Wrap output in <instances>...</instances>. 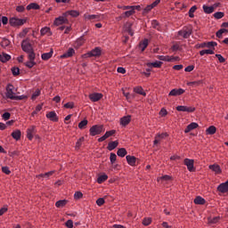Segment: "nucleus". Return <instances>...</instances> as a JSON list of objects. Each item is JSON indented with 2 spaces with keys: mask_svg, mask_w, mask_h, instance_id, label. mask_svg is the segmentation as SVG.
I'll list each match as a JSON object with an SVG mask.
<instances>
[{
  "mask_svg": "<svg viewBox=\"0 0 228 228\" xmlns=\"http://www.w3.org/2000/svg\"><path fill=\"white\" fill-rule=\"evenodd\" d=\"M216 58L218 59L219 63H225V58L222 54H216Z\"/></svg>",
  "mask_w": 228,
  "mask_h": 228,
  "instance_id": "nucleus-54",
  "label": "nucleus"
},
{
  "mask_svg": "<svg viewBox=\"0 0 228 228\" xmlns=\"http://www.w3.org/2000/svg\"><path fill=\"white\" fill-rule=\"evenodd\" d=\"M184 165H186L187 169L189 172H194L195 171V167L193 166L194 160L190 159H185L183 160Z\"/></svg>",
  "mask_w": 228,
  "mask_h": 228,
  "instance_id": "nucleus-7",
  "label": "nucleus"
},
{
  "mask_svg": "<svg viewBox=\"0 0 228 228\" xmlns=\"http://www.w3.org/2000/svg\"><path fill=\"white\" fill-rule=\"evenodd\" d=\"M36 133H37V131L35 130V126H30L27 130V138L28 140H33V136H35Z\"/></svg>",
  "mask_w": 228,
  "mask_h": 228,
  "instance_id": "nucleus-15",
  "label": "nucleus"
},
{
  "mask_svg": "<svg viewBox=\"0 0 228 228\" xmlns=\"http://www.w3.org/2000/svg\"><path fill=\"white\" fill-rule=\"evenodd\" d=\"M132 24L128 23L125 26V31H126V33H128V35H130V37H133V35H134V33L133 32L132 28Z\"/></svg>",
  "mask_w": 228,
  "mask_h": 228,
  "instance_id": "nucleus-32",
  "label": "nucleus"
},
{
  "mask_svg": "<svg viewBox=\"0 0 228 228\" xmlns=\"http://www.w3.org/2000/svg\"><path fill=\"white\" fill-rule=\"evenodd\" d=\"M12 72L14 76H19V74H20V69L19 68H12Z\"/></svg>",
  "mask_w": 228,
  "mask_h": 228,
  "instance_id": "nucleus-57",
  "label": "nucleus"
},
{
  "mask_svg": "<svg viewBox=\"0 0 228 228\" xmlns=\"http://www.w3.org/2000/svg\"><path fill=\"white\" fill-rule=\"evenodd\" d=\"M108 180V175H102L98 177L97 179V183L99 184H102V183H104V181Z\"/></svg>",
  "mask_w": 228,
  "mask_h": 228,
  "instance_id": "nucleus-38",
  "label": "nucleus"
},
{
  "mask_svg": "<svg viewBox=\"0 0 228 228\" xmlns=\"http://www.w3.org/2000/svg\"><path fill=\"white\" fill-rule=\"evenodd\" d=\"M66 17L67 16L64 15V16H60L56 18L54 20L55 26H61V24H67V22H69V20H67Z\"/></svg>",
  "mask_w": 228,
  "mask_h": 228,
  "instance_id": "nucleus-9",
  "label": "nucleus"
},
{
  "mask_svg": "<svg viewBox=\"0 0 228 228\" xmlns=\"http://www.w3.org/2000/svg\"><path fill=\"white\" fill-rule=\"evenodd\" d=\"M85 44V37L82 36L77 40V45H82Z\"/></svg>",
  "mask_w": 228,
  "mask_h": 228,
  "instance_id": "nucleus-56",
  "label": "nucleus"
},
{
  "mask_svg": "<svg viewBox=\"0 0 228 228\" xmlns=\"http://www.w3.org/2000/svg\"><path fill=\"white\" fill-rule=\"evenodd\" d=\"M134 92H135V94H139V95H143V97L147 95V94L143 92V88L142 86H137L134 88Z\"/></svg>",
  "mask_w": 228,
  "mask_h": 228,
  "instance_id": "nucleus-31",
  "label": "nucleus"
},
{
  "mask_svg": "<svg viewBox=\"0 0 228 228\" xmlns=\"http://www.w3.org/2000/svg\"><path fill=\"white\" fill-rule=\"evenodd\" d=\"M224 33H227V29L225 28H221L216 32V37L217 38H222V35H224Z\"/></svg>",
  "mask_w": 228,
  "mask_h": 228,
  "instance_id": "nucleus-48",
  "label": "nucleus"
},
{
  "mask_svg": "<svg viewBox=\"0 0 228 228\" xmlns=\"http://www.w3.org/2000/svg\"><path fill=\"white\" fill-rule=\"evenodd\" d=\"M129 122H131V116H125L120 119V124L123 126V127H126Z\"/></svg>",
  "mask_w": 228,
  "mask_h": 228,
  "instance_id": "nucleus-18",
  "label": "nucleus"
},
{
  "mask_svg": "<svg viewBox=\"0 0 228 228\" xmlns=\"http://www.w3.org/2000/svg\"><path fill=\"white\" fill-rule=\"evenodd\" d=\"M65 17H68V15H70L71 17H79V12L77 11H68L63 14Z\"/></svg>",
  "mask_w": 228,
  "mask_h": 228,
  "instance_id": "nucleus-28",
  "label": "nucleus"
},
{
  "mask_svg": "<svg viewBox=\"0 0 228 228\" xmlns=\"http://www.w3.org/2000/svg\"><path fill=\"white\" fill-rule=\"evenodd\" d=\"M173 51H181V45H179V43H175L173 46H172Z\"/></svg>",
  "mask_w": 228,
  "mask_h": 228,
  "instance_id": "nucleus-62",
  "label": "nucleus"
},
{
  "mask_svg": "<svg viewBox=\"0 0 228 228\" xmlns=\"http://www.w3.org/2000/svg\"><path fill=\"white\" fill-rule=\"evenodd\" d=\"M216 133V127L215 126H211L207 129V134H215Z\"/></svg>",
  "mask_w": 228,
  "mask_h": 228,
  "instance_id": "nucleus-42",
  "label": "nucleus"
},
{
  "mask_svg": "<svg viewBox=\"0 0 228 228\" xmlns=\"http://www.w3.org/2000/svg\"><path fill=\"white\" fill-rule=\"evenodd\" d=\"M184 94V89L179 88V89H173L169 93V96H177V95H183Z\"/></svg>",
  "mask_w": 228,
  "mask_h": 228,
  "instance_id": "nucleus-14",
  "label": "nucleus"
},
{
  "mask_svg": "<svg viewBox=\"0 0 228 228\" xmlns=\"http://www.w3.org/2000/svg\"><path fill=\"white\" fill-rule=\"evenodd\" d=\"M66 227L72 228L74 227V222L72 220H68L65 224Z\"/></svg>",
  "mask_w": 228,
  "mask_h": 228,
  "instance_id": "nucleus-60",
  "label": "nucleus"
},
{
  "mask_svg": "<svg viewBox=\"0 0 228 228\" xmlns=\"http://www.w3.org/2000/svg\"><path fill=\"white\" fill-rule=\"evenodd\" d=\"M216 45H217L216 42L211 41V42L207 43V47H208V48L215 47Z\"/></svg>",
  "mask_w": 228,
  "mask_h": 228,
  "instance_id": "nucleus-64",
  "label": "nucleus"
},
{
  "mask_svg": "<svg viewBox=\"0 0 228 228\" xmlns=\"http://www.w3.org/2000/svg\"><path fill=\"white\" fill-rule=\"evenodd\" d=\"M200 56H204V54H215V51L208 49V50H201L200 52Z\"/></svg>",
  "mask_w": 228,
  "mask_h": 228,
  "instance_id": "nucleus-41",
  "label": "nucleus"
},
{
  "mask_svg": "<svg viewBox=\"0 0 228 228\" xmlns=\"http://www.w3.org/2000/svg\"><path fill=\"white\" fill-rule=\"evenodd\" d=\"M5 97L13 101L15 99V93L13 92V86L12 84L7 85Z\"/></svg>",
  "mask_w": 228,
  "mask_h": 228,
  "instance_id": "nucleus-6",
  "label": "nucleus"
},
{
  "mask_svg": "<svg viewBox=\"0 0 228 228\" xmlns=\"http://www.w3.org/2000/svg\"><path fill=\"white\" fill-rule=\"evenodd\" d=\"M74 199H76V200H79V199H83V192L81 191L75 192Z\"/></svg>",
  "mask_w": 228,
  "mask_h": 228,
  "instance_id": "nucleus-50",
  "label": "nucleus"
},
{
  "mask_svg": "<svg viewBox=\"0 0 228 228\" xmlns=\"http://www.w3.org/2000/svg\"><path fill=\"white\" fill-rule=\"evenodd\" d=\"M67 200H61L55 203L56 208H65L67 206Z\"/></svg>",
  "mask_w": 228,
  "mask_h": 228,
  "instance_id": "nucleus-35",
  "label": "nucleus"
},
{
  "mask_svg": "<svg viewBox=\"0 0 228 228\" xmlns=\"http://www.w3.org/2000/svg\"><path fill=\"white\" fill-rule=\"evenodd\" d=\"M195 12H197V5H193L190 10H189V17L191 19H193L195 17Z\"/></svg>",
  "mask_w": 228,
  "mask_h": 228,
  "instance_id": "nucleus-39",
  "label": "nucleus"
},
{
  "mask_svg": "<svg viewBox=\"0 0 228 228\" xmlns=\"http://www.w3.org/2000/svg\"><path fill=\"white\" fill-rule=\"evenodd\" d=\"M126 158L128 165H130L131 167H134L136 165V159L134 158V156L128 155Z\"/></svg>",
  "mask_w": 228,
  "mask_h": 228,
  "instance_id": "nucleus-21",
  "label": "nucleus"
},
{
  "mask_svg": "<svg viewBox=\"0 0 228 228\" xmlns=\"http://www.w3.org/2000/svg\"><path fill=\"white\" fill-rule=\"evenodd\" d=\"M64 108H66V110H72V109H74V102H69L64 104Z\"/></svg>",
  "mask_w": 228,
  "mask_h": 228,
  "instance_id": "nucleus-52",
  "label": "nucleus"
},
{
  "mask_svg": "<svg viewBox=\"0 0 228 228\" xmlns=\"http://www.w3.org/2000/svg\"><path fill=\"white\" fill-rule=\"evenodd\" d=\"M110 159L111 165L115 164V161H117V154L110 153Z\"/></svg>",
  "mask_w": 228,
  "mask_h": 228,
  "instance_id": "nucleus-53",
  "label": "nucleus"
},
{
  "mask_svg": "<svg viewBox=\"0 0 228 228\" xmlns=\"http://www.w3.org/2000/svg\"><path fill=\"white\" fill-rule=\"evenodd\" d=\"M22 133L20 132V130L17 129L14 130L11 136H12V138L16 141H19V139L20 138Z\"/></svg>",
  "mask_w": 228,
  "mask_h": 228,
  "instance_id": "nucleus-22",
  "label": "nucleus"
},
{
  "mask_svg": "<svg viewBox=\"0 0 228 228\" xmlns=\"http://www.w3.org/2000/svg\"><path fill=\"white\" fill-rule=\"evenodd\" d=\"M97 206H102L104 205V198H100L96 200Z\"/></svg>",
  "mask_w": 228,
  "mask_h": 228,
  "instance_id": "nucleus-63",
  "label": "nucleus"
},
{
  "mask_svg": "<svg viewBox=\"0 0 228 228\" xmlns=\"http://www.w3.org/2000/svg\"><path fill=\"white\" fill-rule=\"evenodd\" d=\"M102 97V94L101 93H93L89 94V99L90 101H92V102H97L101 101Z\"/></svg>",
  "mask_w": 228,
  "mask_h": 228,
  "instance_id": "nucleus-8",
  "label": "nucleus"
},
{
  "mask_svg": "<svg viewBox=\"0 0 228 228\" xmlns=\"http://www.w3.org/2000/svg\"><path fill=\"white\" fill-rule=\"evenodd\" d=\"M115 133H117L115 130L107 131V132L105 133V136H106L107 138H110V136H113V134H115Z\"/></svg>",
  "mask_w": 228,
  "mask_h": 228,
  "instance_id": "nucleus-59",
  "label": "nucleus"
},
{
  "mask_svg": "<svg viewBox=\"0 0 228 228\" xmlns=\"http://www.w3.org/2000/svg\"><path fill=\"white\" fill-rule=\"evenodd\" d=\"M203 12L205 13H213V12H215V9L213 8V5L212 6H208L206 4L203 5Z\"/></svg>",
  "mask_w": 228,
  "mask_h": 228,
  "instance_id": "nucleus-30",
  "label": "nucleus"
},
{
  "mask_svg": "<svg viewBox=\"0 0 228 228\" xmlns=\"http://www.w3.org/2000/svg\"><path fill=\"white\" fill-rule=\"evenodd\" d=\"M9 23L11 26H13L14 28H17V26H24L26 24V19H19L12 17L9 20Z\"/></svg>",
  "mask_w": 228,
  "mask_h": 228,
  "instance_id": "nucleus-5",
  "label": "nucleus"
},
{
  "mask_svg": "<svg viewBox=\"0 0 228 228\" xmlns=\"http://www.w3.org/2000/svg\"><path fill=\"white\" fill-rule=\"evenodd\" d=\"M134 11L131 9L130 11H126L122 14V17H131V15H134Z\"/></svg>",
  "mask_w": 228,
  "mask_h": 228,
  "instance_id": "nucleus-49",
  "label": "nucleus"
},
{
  "mask_svg": "<svg viewBox=\"0 0 228 228\" xmlns=\"http://www.w3.org/2000/svg\"><path fill=\"white\" fill-rule=\"evenodd\" d=\"M158 60H160V61H172V59H170L169 56H164V55H159Z\"/></svg>",
  "mask_w": 228,
  "mask_h": 228,
  "instance_id": "nucleus-45",
  "label": "nucleus"
},
{
  "mask_svg": "<svg viewBox=\"0 0 228 228\" xmlns=\"http://www.w3.org/2000/svg\"><path fill=\"white\" fill-rule=\"evenodd\" d=\"M39 95H40V90L37 89L36 92L31 96L32 101H35V99H37V97H38Z\"/></svg>",
  "mask_w": 228,
  "mask_h": 228,
  "instance_id": "nucleus-55",
  "label": "nucleus"
},
{
  "mask_svg": "<svg viewBox=\"0 0 228 228\" xmlns=\"http://www.w3.org/2000/svg\"><path fill=\"white\" fill-rule=\"evenodd\" d=\"M10 44H12V42L8 39V38H2V41L0 42V45L1 47L6 48L8 47V45H10Z\"/></svg>",
  "mask_w": 228,
  "mask_h": 228,
  "instance_id": "nucleus-29",
  "label": "nucleus"
},
{
  "mask_svg": "<svg viewBox=\"0 0 228 228\" xmlns=\"http://www.w3.org/2000/svg\"><path fill=\"white\" fill-rule=\"evenodd\" d=\"M176 110L177 111H185L187 113H193V111H195V108L180 105V106L176 107Z\"/></svg>",
  "mask_w": 228,
  "mask_h": 228,
  "instance_id": "nucleus-11",
  "label": "nucleus"
},
{
  "mask_svg": "<svg viewBox=\"0 0 228 228\" xmlns=\"http://www.w3.org/2000/svg\"><path fill=\"white\" fill-rule=\"evenodd\" d=\"M46 118H49V120H52V122H58V115H56V112L50 111L46 114Z\"/></svg>",
  "mask_w": 228,
  "mask_h": 228,
  "instance_id": "nucleus-16",
  "label": "nucleus"
},
{
  "mask_svg": "<svg viewBox=\"0 0 228 228\" xmlns=\"http://www.w3.org/2000/svg\"><path fill=\"white\" fill-rule=\"evenodd\" d=\"M193 29L191 27H183V29L178 31L179 37H183V38H188L189 37H191Z\"/></svg>",
  "mask_w": 228,
  "mask_h": 228,
  "instance_id": "nucleus-4",
  "label": "nucleus"
},
{
  "mask_svg": "<svg viewBox=\"0 0 228 228\" xmlns=\"http://www.w3.org/2000/svg\"><path fill=\"white\" fill-rule=\"evenodd\" d=\"M102 54V51L100 47H95L94 49H93L91 52H88L87 53H85L82 55V58H99V56H101Z\"/></svg>",
  "mask_w": 228,
  "mask_h": 228,
  "instance_id": "nucleus-2",
  "label": "nucleus"
},
{
  "mask_svg": "<svg viewBox=\"0 0 228 228\" xmlns=\"http://www.w3.org/2000/svg\"><path fill=\"white\" fill-rule=\"evenodd\" d=\"M117 154L118 156H119V158H124L127 155V151L125 148H120L119 150H118Z\"/></svg>",
  "mask_w": 228,
  "mask_h": 228,
  "instance_id": "nucleus-34",
  "label": "nucleus"
},
{
  "mask_svg": "<svg viewBox=\"0 0 228 228\" xmlns=\"http://www.w3.org/2000/svg\"><path fill=\"white\" fill-rule=\"evenodd\" d=\"M117 147H118V142L114 141V142H110L108 144V151H114V149H117Z\"/></svg>",
  "mask_w": 228,
  "mask_h": 228,
  "instance_id": "nucleus-27",
  "label": "nucleus"
},
{
  "mask_svg": "<svg viewBox=\"0 0 228 228\" xmlns=\"http://www.w3.org/2000/svg\"><path fill=\"white\" fill-rule=\"evenodd\" d=\"M27 10H40V5H38V4L32 3L27 6Z\"/></svg>",
  "mask_w": 228,
  "mask_h": 228,
  "instance_id": "nucleus-36",
  "label": "nucleus"
},
{
  "mask_svg": "<svg viewBox=\"0 0 228 228\" xmlns=\"http://www.w3.org/2000/svg\"><path fill=\"white\" fill-rule=\"evenodd\" d=\"M197 127H199V124L192 122L187 126V127L184 130V133H190V131H193V129H197Z\"/></svg>",
  "mask_w": 228,
  "mask_h": 228,
  "instance_id": "nucleus-19",
  "label": "nucleus"
},
{
  "mask_svg": "<svg viewBox=\"0 0 228 228\" xmlns=\"http://www.w3.org/2000/svg\"><path fill=\"white\" fill-rule=\"evenodd\" d=\"M217 191H219L220 193H227V191H228V181L219 184L217 186Z\"/></svg>",
  "mask_w": 228,
  "mask_h": 228,
  "instance_id": "nucleus-12",
  "label": "nucleus"
},
{
  "mask_svg": "<svg viewBox=\"0 0 228 228\" xmlns=\"http://www.w3.org/2000/svg\"><path fill=\"white\" fill-rule=\"evenodd\" d=\"M86 126H88V120L84 119V120H82V121L78 124V128H79V129H85V127H86Z\"/></svg>",
  "mask_w": 228,
  "mask_h": 228,
  "instance_id": "nucleus-43",
  "label": "nucleus"
},
{
  "mask_svg": "<svg viewBox=\"0 0 228 228\" xmlns=\"http://www.w3.org/2000/svg\"><path fill=\"white\" fill-rule=\"evenodd\" d=\"M194 204H198L200 206H204L206 204V200L200 196H197L194 200Z\"/></svg>",
  "mask_w": 228,
  "mask_h": 228,
  "instance_id": "nucleus-24",
  "label": "nucleus"
},
{
  "mask_svg": "<svg viewBox=\"0 0 228 228\" xmlns=\"http://www.w3.org/2000/svg\"><path fill=\"white\" fill-rule=\"evenodd\" d=\"M152 222V220L151 218H144L142 220V224L147 226V225H151V223Z\"/></svg>",
  "mask_w": 228,
  "mask_h": 228,
  "instance_id": "nucleus-58",
  "label": "nucleus"
},
{
  "mask_svg": "<svg viewBox=\"0 0 228 228\" xmlns=\"http://www.w3.org/2000/svg\"><path fill=\"white\" fill-rule=\"evenodd\" d=\"M153 7L151 6V4L147 5L144 9H143V13H149V12H151V10H152Z\"/></svg>",
  "mask_w": 228,
  "mask_h": 228,
  "instance_id": "nucleus-61",
  "label": "nucleus"
},
{
  "mask_svg": "<svg viewBox=\"0 0 228 228\" xmlns=\"http://www.w3.org/2000/svg\"><path fill=\"white\" fill-rule=\"evenodd\" d=\"M219 220H220V216L209 217L208 224H218Z\"/></svg>",
  "mask_w": 228,
  "mask_h": 228,
  "instance_id": "nucleus-44",
  "label": "nucleus"
},
{
  "mask_svg": "<svg viewBox=\"0 0 228 228\" xmlns=\"http://www.w3.org/2000/svg\"><path fill=\"white\" fill-rule=\"evenodd\" d=\"M103 131H104V126L94 125L90 128L89 133L91 136H97V134H101V133H102Z\"/></svg>",
  "mask_w": 228,
  "mask_h": 228,
  "instance_id": "nucleus-3",
  "label": "nucleus"
},
{
  "mask_svg": "<svg viewBox=\"0 0 228 228\" xmlns=\"http://www.w3.org/2000/svg\"><path fill=\"white\" fill-rule=\"evenodd\" d=\"M29 61L26 62V67L28 69H33L35 65H37V62H35V59L28 58Z\"/></svg>",
  "mask_w": 228,
  "mask_h": 228,
  "instance_id": "nucleus-37",
  "label": "nucleus"
},
{
  "mask_svg": "<svg viewBox=\"0 0 228 228\" xmlns=\"http://www.w3.org/2000/svg\"><path fill=\"white\" fill-rule=\"evenodd\" d=\"M11 59H12V56H10L8 53L0 54V61L3 63H6V61H9V60Z\"/></svg>",
  "mask_w": 228,
  "mask_h": 228,
  "instance_id": "nucleus-26",
  "label": "nucleus"
},
{
  "mask_svg": "<svg viewBox=\"0 0 228 228\" xmlns=\"http://www.w3.org/2000/svg\"><path fill=\"white\" fill-rule=\"evenodd\" d=\"M53 174H54V171H50L45 174H40L39 175H37V178L40 179L42 177H44L45 179H49V177H51V175H53Z\"/></svg>",
  "mask_w": 228,
  "mask_h": 228,
  "instance_id": "nucleus-33",
  "label": "nucleus"
},
{
  "mask_svg": "<svg viewBox=\"0 0 228 228\" xmlns=\"http://www.w3.org/2000/svg\"><path fill=\"white\" fill-rule=\"evenodd\" d=\"M51 32V28L49 27H45L43 28H41V35L44 36V35H47V33H50Z\"/></svg>",
  "mask_w": 228,
  "mask_h": 228,
  "instance_id": "nucleus-47",
  "label": "nucleus"
},
{
  "mask_svg": "<svg viewBox=\"0 0 228 228\" xmlns=\"http://www.w3.org/2000/svg\"><path fill=\"white\" fill-rule=\"evenodd\" d=\"M76 54V50L74 48H69L66 53H64L62 55H61V58L65 59V58H72Z\"/></svg>",
  "mask_w": 228,
  "mask_h": 228,
  "instance_id": "nucleus-13",
  "label": "nucleus"
},
{
  "mask_svg": "<svg viewBox=\"0 0 228 228\" xmlns=\"http://www.w3.org/2000/svg\"><path fill=\"white\" fill-rule=\"evenodd\" d=\"M224 13L223 12H217L216 13H214V17L215 19H223Z\"/></svg>",
  "mask_w": 228,
  "mask_h": 228,
  "instance_id": "nucleus-51",
  "label": "nucleus"
},
{
  "mask_svg": "<svg viewBox=\"0 0 228 228\" xmlns=\"http://www.w3.org/2000/svg\"><path fill=\"white\" fill-rule=\"evenodd\" d=\"M84 18L86 20H101V19L102 18V16L99 15V14H88V13H86L84 15Z\"/></svg>",
  "mask_w": 228,
  "mask_h": 228,
  "instance_id": "nucleus-10",
  "label": "nucleus"
},
{
  "mask_svg": "<svg viewBox=\"0 0 228 228\" xmlns=\"http://www.w3.org/2000/svg\"><path fill=\"white\" fill-rule=\"evenodd\" d=\"M162 65H163V62H161L159 61H156L155 62H148L147 63V67H149L150 69H152V67L154 69H161Z\"/></svg>",
  "mask_w": 228,
  "mask_h": 228,
  "instance_id": "nucleus-17",
  "label": "nucleus"
},
{
  "mask_svg": "<svg viewBox=\"0 0 228 228\" xmlns=\"http://www.w3.org/2000/svg\"><path fill=\"white\" fill-rule=\"evenodd\" d=\"M148 45H149V39H144L142 42L140 43L139 47L142 53H143V51L147 49Z\"/></svg>",
  "mask_w": 228,
  "mask_h": 228,
  "instance_id": "nucleus-25",
  "label": "nucleus"
},
{
  "mask_svg": "<svg viewBox=\"0 0 228 228\" xmlns=\"http://www.w3.org/2000/svg\"><path fill=\"white\" fill-rule=\"evenodd\" d=\"M209 169L216 174H222V168L218 166V164H214L209 166Z\"/></svg>",
  "mask_w": 228,
  "mask_h": 228,
  "instance_id": "nucleus-20",
  "label": "nucleus"
},
{
  "mask_svg": "<svg viewBox=\"0 0 228 228\" xmlns=\"http://www.w3.org/2000/svg\"><path fill=\"white\" fill-rule=\"evenodd\" d=\"M188 86H200V85H202V80H199V81H193V82H189L187 83Z\"/></svg>",
  "mask_w": 228,
  "mask_h": 228,
  "instance_id": "nucleus-40",
  "label": "nucleus"
},
{
  "mask_svg": "<svg viewBox=\"0 0 228 228\" xmlns=\"http://www.w3.org/2000/svg\"><path fill=\"white\" fill-rule=\"evenodd\" d=\"M151 26L154 29H158V31H159V22H158V20H153L151 21Z\"/></svg>",
  "mask_w": 228,
  "mask_h": 228,
  "instance_id": "nucleus-46",
  "label": "nucleus"
},
{
  "mask_svg": "<svg viewBox=\"0 0 228 228\" xmlns=\"http://www.w3.org/2000/svg\"><path fill=\"white\" fill-rule=\"evenodd\" d=\"M21 49L24 51V53H27L28 54V58L30 60H35L37 55L35 54V50H33V45H31V43H29L28 39H24L21 42Z\"/></svg>",
  "mask_w": 228,
  "mask_h": 228,
  "instance_id": "nucleus-1",
  "label": "nucleus"
},
{
  "mask_svg": "<svg viewBox=\"0 0 228 228\" xmlns=\"http://www.w3.org/2000/svg\"><path fill=\"white\" fill-rule=\"evenodd\" d=\"M53 53L54 52L51 50L49 53H43L41 55L42 60H44L45 61H47V60H50V58H53Z\"/></svg>",
  "mask_w": 228,
  "mask_h": 228,
  "instance_id": "nucleus-23",
  "label": "nucleus"
}]
</instances>
